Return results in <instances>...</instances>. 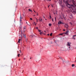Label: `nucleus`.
I'll return each mask as SVG.
<instances>
[{
	"label": "nucleus",
	"mask_w": 76,
	"mask_h": 76,
	"mask_svg": "<svg viewBox=\"0 0 76 76\" xmlns=\"http://www.w3.org/2000/svg\"><path fill=\"white\" fill-rule=\"evenodd\" d=\"M43 18H44V16L43 17Z\"/></svg>",
	"instance_id": "49"
},
{
	"label": "nucleus",
	"mask_w": 76,
	"mask_h": 76,
	"mask_svg": "<svg viewBox=\"0 0 76 76\" xmlns=\"http://www.w3.org/2000/svg\"><path fill=\"white\" fill-rule=\"evenodd\" d=\"M55 21H56V17H55Z\"/></svg>",
	"instance_id": "26"
},
{
	"label": "nucleus",
	"mask_w": 76,
	"mask_h": 76,
	"mask_svg": "<svg viewBox=\"0 0 76 76\" xmlns=\"http://www.w3.org/2000/svg\"><path fill=\"white\" fill-rule=\"evenodd\" d=\"M64 51H67V49H66L64 48Z\"/></svg>",
	"instance_id": "16"
},
{
	"label": "nucleus",
	"mask_w": 76,
	"mask_h": 76,
	"mask_svg": "<svg viewBox=\"0 0 76 76\" xmlns=\"http://www.w3.org/2000/svg\"><path fill=\"white\" fill-rule=\"evenodd\" d=\"M65 4H66L67 6L70 10V12H71L72 13H76V5H70L68 3V1H66L65 2Z\"/></svg>",
	"instance_id": "1"
},
{
	"label": "nucleus",
	"mask_w": 76,
	"mask_h": 76,
	"mask_svg": "<svg viewBox=\"0 0 76 76\" xmlns=\"http://www.w3.org/2000/svg\"><path fill=\"white\" fill-rule=\"evenodd\" d=\"M69 17L70 19H72L73 17H72V14L69 13Z\"/></svg>",
	"instance_id": "4"
},
{
	"label": "nucleus",
	"mask_w": 76,
	"mask_h": 76,
	"mask_svg": "<svg viewBox=\"0 0 76 76\" xmlns=\"http://www.w3.org/2000/svg\"><path fill=\"white\" fill-rule=\"evenodd\" d=\"M23 16H24V15H23Z\"/></svg>",
	"instance_id": "58"
},
{
	"label": "nucleus",
	"mask_w": 76,
	"mask_h": 76,
	"mask_svg": "<svg viewBox=\"0 0 76 76\" xmlns=\"http://www.w3.org/2000/svg\"><path fill=\"white\" fill-rule=\"evenodd\" d=\"M39 18H40V19L39 20V21H40V22H42V18L41 19V20H40V19H41V17H40Z\"/></svg>",
	"instance_id": "12"
},
{
	"label": "nucleus",
	"mask_w": 76,
	"mask_h": 76,
	"mask_svg": "<svg viewBox=\"0 0 76 76\" xmlns=\"http://www.w3.org/2000/svg\"><path fill=\"white\" fill-rule=\"evenodd\" d=\"M23 29H24V31H26V26L23 27Z\"/></svg>",
	"instance_id": "11"
},
{
	"label": "nucleus",
	"mask_w": 76,
	"mask_h": 76,
	"mask_svg": "<svg viewBox=\"0 0 76 76\" xmlns=\"http://www.w3.org/2000/svg\"><path fill=\"white\" fill-rule=\"evenodd\" d=\"M20 55V54H18V57H19Z\"/></svg>",
	"instance_id": "28"
},
{
	"label": "nucleus",
	"mask_w": 76,
	"mask_h": 76,
	"mask_svg": "<svg viewBox=\"0 0 76 76\" xmlns=\"http://www.w3.org/2000/svg\"><path fill=\"white\" fill-rule=\"evenodd\" d=\"M34 23H35V22H34Z\"/></svg>",
	"instance_id": "56"
},
{
	"label": "nucleus",
	"mask_w": 76,
	"mask_h": 76,
	"mask_svg": "<svg viewBox=\"0 0 76 76\" xmlns=\"http://www.w3.org/2000/svg\"><path fill=\"white\" fill-rule=\"evenodd\" d=\"M36 20H37V22H38V19H37V18H36Z\"/></svg>",
	"instance_id": "25"
},
{
	"label": "nucleus",
	"mask_w": 76,
	"mask_h": 76,
	"mask_svg": "<svg viewBox=\"0 0 76 76\" xmlns=\"http://www.w3.org/2000/svg\"><path fill=\"white\" fill-rule=\"evenodd\" d=\"M28 10L29 12H32V11L30 9H29Z\"/></svg>",
	"instance_id": "19"
},
{
	"label": "nucleus",
	"mask_w": 76,
	"mask_h": 76,
	"mask_svg": "<svg viewBox=\"0 0 76 76\" xmlns=\"http://www.w3.org/2000/svg\"><path fill=\"white\" fill-rule=\"evenodd\" d=\"M20 52H21V51H20Z\"/></svg>",
	"instance_id": "57"
},
{
	"label": "nucleus",
	"mask_w": 76,
	"mask_h": 76,
	"mask_svg": "<svg viewBox=\"0 0 76 76\" xmlns=\"http://www.w3.org/2000/svg\"><path fill=\"white\" fill-rule=\"evenodd\" d=\"M60 6L62 8H63L64 7V6L61 5V4H60Z\"/></svg>",
	"instance_id": "13"
},
{
	"label": "nucleus",
	"mask_w": 76,
	"mask_h": 76,
	"mask_svg": "<svg viewBox=\"0 0 76 76\" xmlns=\"http://www.w3.org/2000/svg\"><path fill=\"white\" fill-rule=\"evenodd\" d=\"M42 34H43V32H42L40 33V35H42Z\"/></svg>",
	"instance_id": "18"
},
{
	"label": "nucleus",
	"mask_w": 76,
	"mask_h": 76,
	"mask_svg": "<svg viewBox=\"0 0 76 76\" xmlns=\"http://www.w3.org/2000/svg\"><path fill=\"white\" fill-rule=\"evenodd\" d=\"M19 60H20V59H19Z\"/></svg>",
	"instance_id": "42"
},
{
	"label": "nucleus",
	"mask_w": 76,
	"mask_h": 76,
	"mask_svg": "<svg viewBox=\"0 0 76 76\" xmlns=\"http://www.w3.org/2000/svg\"><path fill=\"white\" fill-rule=\"evenodd\" d=\"M54 15H55V13H54Z\"/></svg>",
	"instance_id": "46"
},
{
	"label": "nucleus",
	"mask_w": 76,
	"mask_h": 76,
	"mask_svg": "<svg viewBox=\"0 0 76 76\" xmlns=\"http://www.w3.org/2000/svg\"><path fill=\"white\" fill-rule=\"evenodd\" d=\"M54 2L55 3H57V1H56V0Z\"/></svg>",
	"instance_id": "30"
},
{
	"label": "nucleus",
	"mask_w": 76,
	"mask_h": 76,
	"mask_svg": "<svg viewBox=\"0 0 76 76\" xmlns=\"http://www.w3.org/2000/svg\"><path fill=\"white\" fill-rule=\"evenodd\" d=\"M20 25H22V17L21 15H20Z\"/></svg>",
	"instance_id": "2"
},
{
	"label": "nucleus",
	"mask_w": 76,
	"mask_h": 76,
	"mask_svg": "<svg viewBox=\"0 0 76 76\" xmlns=\"http://www.w3.org/2000/svg\"><path fill=\"white\" fill-rule=\"evenodd\" d=\"M52 6L53 7V5H52Z\"/></svg>",
	"instance_id": "53"
},
{
	"label": "nucleus",
	"mask_w": 76,
	"mask_h": 76,
	"mask_svg": "<svg viewBox=\"0 0 76 76\" xmlns=\"http://www.w3.org/2000/svg\"><path fill=\"white\" fill-rule=\"evenodd\" d=\"M34 10V12H35V13H36V12H35V11H34V10Z\"/></svg>",
	"instance_id": "33"
},
{
	"label": "nucleus",
	"mask_w": 76,
	"mask_h": 76,
	"mask_svg": "<svg viewBox=\"0 0 76 76\" xmlns=\"http://www.w3.org/2000/svg\"><path fill=\"white\" fill-rule=\"evenodd\" d=\"M65 28L66 29H67V28H68V25H67V24H65Z\"/></svg>",
	"instance_id": "6"
},
{
	"label": "nucleus",
	"mask_w": 76,
	"mask_h": 76,
	"mask_svg": "<svg viewBox=\"0 0 76 76\" xmlns=\"http://www.w3.org/2000/svg\"><path fill=\"white\" fill-rule=\"evenodd\" d=\"M53 34V33H51L50 34V36H52V35Z\"/></svg>",
	"instance_id": "24"
},
{
	"label": "nucleus",
	"mask_w": 76,
	"mask_h": 76,
	"mask_svg": "<svg viewBox=\"0 0 76 76\" xmlns=\"http://www.w3.org/2000/svg\"><path fill=\"white\" fill-rule=\"evenodd\" d=\"M36 29H38V28L36 27Z\"/></svg>",
	"instance_id": "31"
},
{
	"label": "nucleus",
	"mask_w": 76,
	"mask_h": 76,
	"mask_svg": "<svg viewBox=\"0 0 76 76\" xmlns=\"http://www.w3.org/2000/svg\"><path fill=\"white\" fill-rule=\"evenodd\" d=\"M36 24H37V23H36V24H35V25H36Z\"/></svg>",
	"instance_id": "39"
},
{
	"label": "nucleus",
	"mask_w": 76,
	"mask_h": 76,
	"mask_svg": "<svg viewBox=\"0 0 76 76\" xmlns=\"http://www.w3.org/2000/svg\"><path fill=\"white\" fill-rule=\"evenodd\" d=\"M30 19H31V20H32V19L31 18H30Z\"/></svg>",
	"instance_id": "32"
},
{
	"label": "nucleus",
	"mask_w": 76,
	"mask_h": 76,
	"mask_svg": "<svg viewBox=\"0 0 76 76\" xmlns=\"http://www.w3.org/2000/svg\"><path fill=\"white\" fill-rule=\"evenodd\" d=\"M69 24H71V25H75V23L74 21H72V22H69Z\"/></svg>",
	"instance_id": "3"
},
{
	"label": "nucleus",
	"mask_w": 76,
	"mask_h": 76,
	"mask_svg": "<svg viewBox=\"0 0 76 76\" xmlns=\"http://www.w3.org/2000/svg\"><path fill=\"white\" fill-rule=\"evenodd\" d=\"M30 59H31V58H30Z\"/></svg>",
	"instance_id": "48"
},
{
	"label": "nucleus",
	"mask_w": 76,
	"mask_h": 76,
	"mask_svg": "<svg viewBox=\"0 0 76 76\" xmlns=\"http://www.w3.org/2000/svg\"><path fill=\"white\" fill-rule=\"evenodd\" d=\"M71 47V46H68V48H67V50H68V51H69V50H71L70 48Z\"/></svg>",
	"instance_id": "8"
},
{
	"label": "nucleus",
	"mask_w": 76,
	"mask_h": 76,
	"mask_svg": "<svg viewBox=\"0 0 76 76\" xmlns=\"http://www.w3.org/2000/svg\"><path fill=\"white\" fill-rule=\"evenodd\" d=\"M61 23H63V24H64V23H61V21H59V22H58V24L59 25L61 24Z\"/></svg>",
	"instance_id": "9"
},
{
	"label": "nucleus",
	"mask_w": 76,
	"mask_h": 76,
	"mask_svg": "<svg viewBox=\"0 0 76 76\" xmlns=\"http://www.w3.org/2000/svg\"><path fill=\"white\" fill-rule=\"evenodd\" d=\"M50 19H51V15H50L49 16Z\"/></svg>",
	"instance_id": "22"
},
{
	"label": "nucleus",
	"mask_w": 76,
	"mask_h": 76,
	"mask_svg": "<svg viewBox=\"0 0 76 76\" xmlns=\"http://www.w3.org/2000/svg\"><path fill=\"white\" fill-rule=\"evenodd\" d=\"M49 26H51V24L49 23Z\"/></svg>",
	"instance_id": "21"
},
{
	"label": "nucleus",
	"mask_w": 76,
	"mask_h": 76,
	"mask_svg": "<svg viewBox=\"0 0 76 76\" xmlns=\"http://www.w3.org/2000/svg\"><path fill=\"white\" fill-rule=\"evenodd\" d=\"M63 18H64V17H63Z\"/></svg>",
	"instance_id": "50"
},
{
	"label": "nucleus",
	"mask_w": 76,
	"mask_h": 76,
	"mask_svg": "<svg viewBox=\"0 0 76 76\" xmlns=\"http://www.w3.org/2000/svg\"><path fill=\"white\" fill-rule=\"evenodd\" d=\"M20 39H19L18 41V42L20 43Z\"/></svg>",
	"instance_id": "20"
},
{
	"label": "nucleus",
	"mask_w": 76,
	"mask_h": 76,
	"mask_svg": "<svg viewBox=\"0 0 76 76\" xmlns=\"http://www.w3.org/2000/svg\"><path fill=\"white\" fill-rule=\"evenodd\" d=\"M34 16H35V15H34Z\"/></svg>",
	"instance_id": "44"
},
{
	"label": "nucleus",
	"mask_w": 76,
	"mask_h": 76,
	"mask_svg": "<svg viewBox=\"0 0 76 76\" xmlns=\"http://www.w3.org/2000/svg\"><path fill=\"white\" fill-rule=\"evenodd\" d=\"M61 58V59L63 61V63H64V61H63V59H62V58Z\"/></svg>",
	"instance_id": "23"
},
{
	"label": "nucleus",
	"mask_w": 76,
	"mask_h": 76,
	"mask_svg": "<svg viewBox=\"0 0 76 76\" xmlns=\"http://www.w3.org/2000/svg\"><path fill=\"white\" fill-rule=\"evenodd\" d=\"M41 39H42V38H41Z\"/></svg>",
	"instance_id": "54"
},
{
	"label": "nucleus",
	"mask_w": 76,
	"mask_h": 76,
	"mask_svg": "<svg viewBox=\"0 0 76 76\" xmlns=\"http://www.w3.org/2000/svg\"><path fill=\"white\" fill-rule=\"evenodd\" d=\"M75 37V36H74V35L73 36L72 38H73V39H75V38L74 37Z\"/></svg>",
	"instance_id": "17"
},
{
	"label": "nucleus",
	"mask_w": 76,
	"mask_h": 76,
	"mask_svg": "<svg viewBox=\"0 0 76 76\" xmlns=\"http://www.w3.org/2000/svg\"><path fill=\"white\" fill-rule=\"evenodd\" d=\"M68 32H69V30H68L67 31L66 33H64V34H65V35H66L68 34Z\"/></svg>",
	"instance_id": "10"
},
{
	"label": "nucleus",
	"mask_w": 76,
	"mask_h": 76,
	"mask_svg": "<svg viewBox=\"0 0 76 76\" xmlns=\"http://www.w3.org/2000/svg\"><path fill=\"white\" fill-rule=\"evenodd\" d=\"M71 44V43H70V42H67V46H71V45H70Z\"/></svg>",
	"instance_id": "7"
},
{
	"label": "nucleus",
	"mask_w": 76,
	"mask_h": 76,
	"mask_svg": "<svg viewBox=\"0 0 76 76\" xmlns=\"http://www.w3.org/2000/svg\"><path fill=\"white\" fill-rule=\"evenodd\" d=\"M74 36H75V37H76V35H74Z\"/></svg>",
	"instance_id": "41"
},
{
	"label": "nucleus",
	"mask_w": 76,
	"mask_h": 76,
	"mask_svg": "<svg viewBox=\"0 0 76 76\" xmlns=\"http://www.w3.org/2000/svg\"><path fill=\"white\" fill-rule=\"evenodd\" d=\"M45 20H47V19H45Z\"/></svg>",
	"instance_id": "45"
},
{
	"label": "nucleus",
	"mask_w": 76,
	"mask_h": 76,
	"mask_svg": "<svg viewBox=\"0 0 76 76\" xmlns=\"http://www.w3.org/2000/svg\"><path fill=\"white\" fill-rule=\"evenodd\" d=\"M58 3H59L60 4H62V0H59Z\"/></svg>",
	"instance_id": "5"
},
{
	"label": "nucleus",
	"mask_w": 76,
	"mask_h": 76,
	"mask_svg": "<svg viewBox=\"0 0 76 76\" xmlns=\"http://www.w3.org/2000/svg\"><path fill=\"white\" fill-rule=\"evenodd\" d=\"M24 38H26V36L25 35H24Z\"/></svg>",
	"instance_id": "29"
},
{
	"label": "nucleus",
	"mask_w": 76,
	"mask_h": 76,
	"mask_svg": "<svg viewBox=\"0 0 76 76\" xmlns=\"http://www.w3.org/2000/svg\"><path fill=\"white\" fill-rule=\"evenodd\" d=\"M63 31H65V29H64V30H63Z\"/></svg>",
	"instance_id": "38"
},
{
	"label": "nucleus",
	"mask_w": 76,
	"mask_h": 76,
	"mask_svg": "<svg viewBox=\"0 0 76 76\" xmlns=\"http://www.w3.org/2000/svg\"><path fill=\"white\" fill-rule=\"evenodd\" d=\"M49 34H48V36H49Z\"/></svg>",
	"instance_id": "35"
},
{
	"label": "nucleus",
	"mask_w": 76,
	"mask_h": 76,
	"mask_svg": "<svg viewBox=\"0 0 76 76\" xmlns=\"http://www.w3.org/2000/svg\"><path fill=\"white\" fill-rule=\"evenodd\" d=\"M24 60H25V58H24Z\"/></svg>",
	"instance_id": "52"
},
{
	"label": "nucleus",
	"mask_w": 76,
	"mask_h": 76,
	"mask_svg": "<svg viewBox=\"0 0 76 76\" xmlns=\"http://www.w3.org/2000/svg\"><path fill=\"white\" fill-rule=\"evenodd\" d=\"M26 23H27V22H26Z\"/></svg>",
	"instance_id": "55"
},
{
	"label": "nucleus",
	"mask_w": 76,
	"mask_h": 76,
	"mask_svg": "<svg viewBox=\"0 0 76 76\" xmlns=\"http://www.w3.org/2000/svg\"><path fill=\"white\" fill-rule=\"evenodd\" d=\"M49 1H51V0H50Z\"/></svg>",
	"instance_id": "47"
},
{
	"label": "nucleus",
	"mask_w": 76,
	"mask_h": 76,
	"mask_svg": "<svg viewBox=\"0 0 76 76\" xmlns=\"http://www.w3.org/2000/svg\"><path fill=\"white\" fill-rule=\"evenodd\" d=\"M75 65L74 64H72V67H75Z\"/></svg>",
	"instance_id": "15"
},
{
	"label": "nucleus",
	"mask_w": 76,
	"mask_h": 76,
	"mask_svg": "<svg viewBox=\"0 0 76 76\" xmlns=\"http://www.w3.org/2000/svg\"><path fill=\"white\" fill-rule=\"evenodd\" d=\"M45 32H46V31H45Z\"/></svg>",
	"instance_id": "40"
},
{
	"label": "nucleus",
	"mask_w": 76,
	"mask_h": 76,
	"mask_svg": "<svg viewBox=\"0 0 76 76\" xmlns=\"http://www.w3.org/2000/svg\"><path fill=\"white\" fill-rule=\"evenodd\" d=\"M50 5H49V6H48V7H50Z\"/></svg>",
	"instance_id": "37"
},
{
	"label": "nucleus",
	"mask_w": 76,
	"mask_h": 76,
	"mask_svg": "<svg viewBox=\"0 0 76 76\" xmlns=\"http://www.w3.org/2000/svg\"><path fill=\"white\" fill-rule=\"evenodd\" d=\"M38 31H39V32H41V31L40 30H39V29H38Z\"/></svg>",
	"instance_id": "27"
},
{
	"label": "nucleus",
	"mask_w": 76,
	"mask_h": 76,
	"mask_svg": "<svg viewBox=\"0 0 76 76\" xmlns=\"http://www.w3.org/2000/svg\"><path fill=\"white\" fill-rule=\"evenodd\" d=\"M37 16H38V13H37Z\"/></svg>",
	"instance_id": "34"
},
{
	"label": "nucleus",
	"mask_w": 76,
	"mask_h": 76,
	"mask_svg": "<svg viewBox=\"0 0 76 76\" xmlns=\"http://www.w3.org/2000/svg\"><path fill=\"white\" fill-rule=\"evenodd\" d=\"M63 34H64V33H61V34H59V35H63Z\"/></svg>",
	"instance_id": "14"
},
{
	"label": "nucleus",
	"mask_w": 76,
	"mask_h": 76,
	"mask_svg": "<svg viewBox=\"0 0 76 76\" xmlns=\"http://www.w3.org/2000/svg\"><path fill=\"white\" fill-rule=\"evenodd\" d=\"M52 21H53V18H52Z\"/></svg>",
	"instance_id": "36"
},
{
	"label": "nucleus",
	"mask_w": 76,
	"mask_h": 76,
	"mask_svg": "<svg viewBox=\"0 0 76 76\" xmlns=\"http://www.w3.org/2000/svg\"><path fill=\"white\" fill-rule=\"evenodd\" d=\"M48 1H50V0H48Z\"/></svg>",
	"instance_id": "43"
},
{
	"label": "nucleus",
	"mask_w": 76,
	"mask_h": 76,
	"mask_svg": "<svg viewBox=\"0 0 76 76\" xmlns=\"http://www.w3.org/2000/svg\"><path fill=\"white\" fill-rule=\"evenodd\" d=\"M44 35H45V34H44Z\"/></svg>",
	"instance_id": "51"
}]
</instances>
